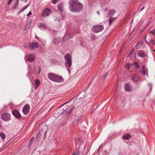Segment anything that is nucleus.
I'll list each match as a JSON object with an SVG mask.
<instances>
[{"mask_svg":"<svg viewBox=\"0 0 155 155\" xmlns=\"http://www.w3.org/2000/svg\"><path fill=\"white\" fill-rule=\"evenodd\" d=\"M83 5L78 0H70L69 2V9L73 12H79L83 9Z\"/></svg>","mask_w":155,"mask_h":155,"instance_id":"1","label":"nucleus"},{"mask_svg":"<svg viewBox=\"0 0 155 155\" xmlns=\"http://www.w3.org/2000/svg\"><path fill=\"white\" fill-rule=\"evenodd\" d=\"M65 61L64 65L67 68L69 72L70 73V69L72 65V59L71 55L70 54H66L64 57Z\"/></svg>","mask_w":155,"mask_h":155,"instance_id":"2","label":"nucleus"},{"mask_svg":"<svg viewBox=\"0 0 155 155\" xmlns=\"http://www.w3.org/2000/svg\"><path fill=\"white\" fill-rule=\"evenodd\" d=\"M74 105L70 106H67V108L64 111L61 113L60 115L62 116L63 115L67 116L70 114L72 112L73 109L74 107Z\"/></svg>","mask_w":155,"mask_h":155,"instance_id":"3","label":"nucleus"},{"mask_svg":"<svg viewBox=\"0 0 155 155\" xmlns=\"http://www.w3.org/2000/svg\"><path fill=\"white\" fill-rule=\"evenodd\" d=\"M104 29V27L103 25H95L92 28V31L95 33H98Z\"/></svg>","mask_w":155,"mask_h":155,"instance_id":"4","label":"nucleus"},{"mask_svg":"<svg viewBox=\"0 0 155 155\" xmlns=\"http://www.w3.org/2000/svg\"><path fill=\"white\" fill-rule=\"evenodd\" d=\"M1 118L3 120L6 121H9L11 119V115L8 113H4L1 115Z\"/></svg>","mask_w":155,"mask_h":155,"instance_id":"5","label":"nucleus"},{"mask_svg":"<svg viewBox=\"0 0 155 155\" xmlns=\"http://www.w3.org/2000/svg\"><path fill=\"white\" fill-rule=\"evenodd\" d=\"M30 110V106L28 104H26L23 107L22 111L25 115L27 114L29 112Z\"/></svg>","mask_w":155,"mask_h":155,"instance_id":"6","label":"nucleus"},{"mask_svg":"<svg viewBox=\"0 0 155 155\" xmlns=\"http://www.w3.org/2000/svg\"><path fill=\"white\" fill-rule=\"evenodd\" d=\"M51 13V10L48 8H46L42 13V15L43 16H48Z\"/></svg>","mask_w":155,"mask_h":155,"instance_id":"7","label":"nucleus"},{"mask_svg":"<svg viewBox=\"0 0 155 155\" xmlns=\"http://www.w3.org/2000/svg\"><path fill=\"white\" fill-rule=\"evenodd\" d=\"M64 81V79L61 76H59L56 74L54 81L58 83H61Z\"/></svg>","mask_w":155,"mask_h":155,"instance_id":"8","label":"nucleus"},{"mask_svg":"<svg viewBox=\"0 0 155 155\" xmlns=\"http://www.w3.org/2000/svg\"><path fill=\"white\" fill-rule=\"evenodd\" d=\"M116 12V11L114 9H111L108 12V15L110 16L109 19H115L116 17L113 18L112 17V16Z\"/></svg>","mask_w":155,"mask_h":155,"instance_id":"9","label":"nucleus"},{"mask_svg":"<svg viewBox=\"0 0 155 155\" xmlns=\"http://www.w3.org/2000/svg\"><path fill=\"white\" fill-rule=\"evenodd\" d=\"M140 72L143 75H147L148 71L147 68L145 65H143L142 67V69L140 70Z\"/></svg>","mask_w":155,"mask_h":155,"instance_id":"10","label":"nucleus"},{"mask_svg":"<svg viewBox=\"0 0 155 155\" xmlns=\"http://www.w3.org/2000/svg\"><path fill=\"white\" fill-rule=\"evenodd\" d=\"M56 74L52 73H49L48 75V78L51 80L54 81Z\"/></svg>","mask_w":155,"mask_h":155,"instance_id":"11","label":"nucleus"},{"mask_svg":"<svg viewBox=\"0 0 155 155\" xmlns=\"http://www.w3.org/2000/svg\"><path fill=\"white\" fill-rule=\"evenodd\" d=\"M124 88L126 91L128 92L131 91L132 89L130 84H124Z\"/></svg>","mask_w":155,"mask_h":155,"instance_id":"12","label":"nucleus"},{"mask_svg":"<svg viewBox=\"0 0 155 155\" xmlns=\"http://www.w3.org/2000/svg\"><path fill=\"white\" fill-rule=\"evenodd\" d=\"M12 114L17 118H20L21 117V115L18 111L16 110H14L12 112Z\"/></svg>","mask_w":155,"mask_h":155,"instance_id":"13","label":"nucleus"},{"mask_svg":"<svg viewBox=\"0 0 155 155\" xmlns=\"http://www.w3.org/2000/svg\"><path fill=\"white\" fill-rule=\"evenodd\" d=\"M28 61L33 62L35 59V56L34 54H31L28 55Z\"/></svg>","mask_w":155,"mask_h":155,"instance_id":"14","label":"nucleus"},{"mask_svg":"<svg viewBox=\"0 0 155 155\" xmlns=\"http://www.w3.org/2000/svg\"><path fill=\"white\" fill-rule=\"evenodd\" d=\"M62 40L61 38H56L53 40L52 42L54 44H58Z\"/></svg>","mask_w":155,"mask_h":155,"instance_id":"15","label":"nucleus"},{"mask_svg":"<svg viewBox=\"0 0 155 155\" xmlns=\"http://www.w3.org/2000/svg\"><path fill=\"white\" fill-rule=\"evenodd\" d=\"M138 54L139 56L142 58H145L147 56V54L145 53L143 51H140L139 52Z\"/></svg>","mask_w":155,"mask_h":155,"instance_id":"16","label":"nucleus"},{"mask_svg":"<svg viewBox=\"0 0 155 155\" xmlns=\"http://www.w3.org/2000/svg\"><path fill=\"white\" fill-rule=\"evenodd\" d=\"M30 46L32 49L33 48H38L39 47V45L38 42H34L30 44Z\"/></svg>","mask_w":155,"mask_h":155,"instance_id":"17","label":"nucleus"},{"mask_svg":"<svg viewBox=\"0 0 155 155\" xmlns=\"http://www.w3.org/2000/svg\"><path fill=\"white\" fill-rule=\"evenodd\" d=\"M58 10L60 12H62L63 11V5L62 3H60L58 5Z\"/></svg>","mask_w":155,"mask_h":155,"instance_id":"18","label":"nucleus"},{"mask_svg":"<svg viewBox=\"0 0 155 155\" xmlns=\"http://www.w3.org/2000/svg\"><path fill=\"white\" fill-rule=\"evenodd\" d=\"M38 27L41 29L46 28L45 25L43 23H39L38 24Z\"/></svg>","mask_w":155,"mask_h":155,"instance_id":"19","label":"nucleus"},{"mask_svg":"<svg viewBox=\"0 0 155 155\" xmlns=\"http://www.w3.org/2000/svg\"><path fill=\"white\" fill-rule=\"evenodd\" d=\"M145 41H146L147 43H149L150 44H151L152 45H153L155 44V41L152 40L151 39H148V41H147L146 39H145Z\"/></svg>","mask_w":155,"mask_h":155,"instance_id":"20","label":"nucleus"},{"mask_svg":"<svg viewBox=\"0 0 155 155\" xmlns=\"http://www.w3.org/2000/svg\"><path fill=\"white\" fill-rule=\"evenodd\" d=\"M132 79L134 82H137L139 80V77L138 76L134 75Z\"/></svg>","mask_w":155,"mask_h":155,"instance_id":"21","label":"nucleus"},{"mask_svg":"<svg viewBox=\"0 0 155 155\" xmlns=\"http://www.w3.org/2000/svg\"><path fill=\"white\" fill-rule=\"evenodd\" d=\"M122 137L126 140H129V138L130 137V135L129 134H125Z\"/></svg>","mask_w":155,"mask_h":155,"instance_id":"22","label":"nucleus"},{"mask_svg":"<svg viewBox=\"0 0 155 155\" xmlns=\"http://www.w3.org/2000/svg\"><path fill=\"white\" fill-rule=\"evenodd\" d=\"M30 27L31 26L27 24V25H26L25 28L24 30V31H25V33H26L28 29L30 28Z\"/></svg>","mask_w":155,"mask_h":155,"instance_id":"23","label":"nucleus"},{"mask_svg":"<svg viewBox=\"0 0 155 155\" xmlns=\"http://www.w3.org/2000/svg\"><path fill=\"white\" fill-rule=\"evenodd\" d=\"M142 42H140L137 43L135 47L137 49L139 48L142 45Z\"/></svg>","mask_w":155,"mask_h":155,"instance_id":"24","label":"nucleus"},{"mask_svg":"<svg viewBox=\"0 0 155 155\" xmlns=\"http://www.w3.org/2000/svg\"><path fill=\"white\" fill-rule=\"evenodd\" d=\"M0 136L2 139H5V135L3 132L0 133Z\"/></svg>","mask_w":155,"mask_h":155,"instance_id":"25","label":"nucleus"},{"mask_svg":"<svg viewBox=\"0 0 155 155\" xmlns=\"http://www.w3.org/2000/svg\"><path fill=\"white\" fill-rule=\"evenodd\" d=\"M10 143H9V142H8L7 143L5 144L4 146L2 147V148H0V149L1 150H3L4 148L7 147L8 145Z\"/></svg>","mask_w":155,"mask_h":155,"instance_id":"26","label":"nucleus"},{"mask_svg":"<svg viewBox=\"0 0 155 155\" xmlns=\"http://www.w3.org/2000/svg\"><path fill=\"white\" fill-rule=\"evenodd\" d=\"M134 65L136 68H140V66L138 63L137 62H134Z\"/></svg>","mask_w":155,"mask_h":155,"instance_id":"27","label":"nucleus"},{"mask_svg":"<svg viewBox=\"0 0 155 155\" xmlns=\"http://www.w3.org/2000/svg\"><path fill=\"white\" fill-rule=\"evenodd\" d=\"M43 130L42 129H41L40 130L38 134L37 135V138L41 136V133L43 132Z\"/></svg>","mask_w":155,"mask_h":155,"instance_id":"28","label":"nucleus"},{"mask_svg":"<svg viewBox=\"0 0 155 155\" xmlns=\"http://www.w3.org/2000/svg\"><path fill=\"white\" fill-rule=\"evenodd\" d=\"M72 155H79V150L76 149V151L73 153Z\"/></svg>","mask_w":155,"mask_h":155,"instance_id":"29","label":"nucleus"},{"mask_svg":"<svg viewBox=\"0 0 155 155\" xmlns=\"http://www.w3.org/2000/svg\"><path fill=\"white\" fill-rule=\"evenodd\" d=\"M19 2V0H17L16 1V3H15L14 5L13 6V8H15L16 7H17L18 5V3Z\"/></svg>","mask_w":155,"mask_h":155,"instance_id":"30","label":"nucleus"},{"mask_svg":"<svg viewBox=\"0 0 155 155\" xmlns=\"http://www.w3.org/2000/svg\"><path fill=\"white\" fill-rule=\"evenodd\" d=\"M29 6V5H27L24 8H22L19 11V13H21V12H23V11H24L25 9Z\"/></svg>","mask_w":155,"mask_h":155,"instance_id":"31","label":"nucleus"},{"mask_svg":"<svg viewBox=\"0 0 155 155\" xmlns=\"http://www.w3.org/2000/svg\"><path fill=\"white\" fill-rule=\"evenodd\" d=\"M150 33L153 35H154L155 34V28L152 30L150 31Z\"/></svg>","mask_w":155,"mask_h":155,"instance_id":"32","label":"nucleus"},{"mask_svg":"<svg viewBox=\"0 0 155 155\" xmlns=\"http://www.w3.org/2000/svg\"><path fill=\"white\" fill-rule=\"evenodd\" d=\"M40 84V81L38 79H36L35 81V85H39Z\"/></svg>","mask_w":155,"mask_h":155,"instance_id":"33","label":"nucleus"},{"mask_svg":"<svg viewBox=\"0 0 155 155\" xmlns=\"http://www.w3.org/2000/svg\"><path fill=\"white\" fill-rule=\"evenodd\" d=\"M91 39L92 40H94L95 39L96 37L94 35H92L91 36Z\"/></svg>","mask_w":155,"mask_h":155,"instance_id":"34","label":"nucleus"},{"mask_svg":"<svg viewBox=\"0 0 155 155\" xmlns=\"http://www.w3.org/2000/svg\"><path fill=\"white\" fill-rule=\"evenodd\" d=\"M82 117V116H80V117H77L74 120V122H75V121H79V119Z\"/></svg>","mask_w":155,"mask_h":155,"instance_id":"35","label":"nucleus"},{"mask_svg":"<svg viewBox=\"0 0 155 155\" xmlns=\"http://www.w3.org/2000/svg\"><path fill=\"white\" fill-rule=\"evenodd\" d=\"M125 66L126 68L128 69L130 68V64L128 63H127L125 64Z\"/></svg>","mask_w":155,"mask_h":155,"instance_id":"36","label":"nucleus"},{"mask_svg":"<svg viewBox=\"0 0 155 155\" xmlns=\"http://www.w3.org/2000/svg\"><path fill=\"white\" fill-rule=\"evenodd\" d=\"M134 51V50L133 49H132L131 51H130V52L129 53V54H128V55L127 56V57H128V56L131 55L133 52Z\"/></svg>","mask_w":155,"mask_h":155,"instance_id":"37","label":"nucleus"},{"mask_svg":"<svg viewBox=\"0 0 155 155\" xmlns=\"http://www.w3.org/2000/svg\"><path fill=\"white\" fill-rule=\"evenodd\" d=\"M59 0H52V3L53 4H56Z\"/></svg>","mask_w":155,"mask_h":155,"instance_id":"38","label":"nucleus"},{"mask_svg":"<svg viewBox=\"0 0 155 155\" xmlns=\"http://www.w3.org/2000/svg\"><path fill=\"white\" fill-rule=\"evenodd\" d=\"M10 26L12 28H13L15 27V26L14 24L12 23L10 25Z\"/></svg>","mask_w":155,"mask_h":155,"instance_id":"39","label":"nucleus"},{"mask_svg":"<svg viewBox=\"0 0 155 155\" xmlns=\"http://www.w3.org/2000/svg\"><path fill=\"white\" fill-rule=\"evenodd\" d=\"M148 86L150 87V91H151V90L152 89V84L150 83H149L148 84Z\"/></svg>","mask_w":155,"mask_h":155,"instance_id":"40","label":"nucleus"},{"mask_svg":"<svg viewBox=\"0 0 155 155\" xmlns=\"http://www.w3.org/2000/svg\"><path fill=\"white\" fill-rule=\"evenodd\" d=\"M31 23H32V21L31 20H30L28 21L27 24L28 25H30L31 26Z\"/></svg>","mask_w":155,"mask_h":155,"instance_id":"41","label":"nucleus"},{"mask_svg":"<svg viewBox=\"0 0 155 155\" xmlns=\"http://www.w3.org/2000/svg\"><path fill=\"white\" fill-rule=\"evenodd\" d=\"M135 56H136V54H134V56L131 57V58L133 60L135 58Z\"/></svg>","mask_w":155,"mask_h":155,"instance_id":"42","label":"nucleus"},{"mask_svg":"<svg viewBox=\"0 0 155 155\" xmlns=\"http://www.w3.org/2000/svg\"><path fill=\"white\" fill-rule=\"evenodd\" d=\"M113 20H109V25H111V24L112 23L113 21Z\"/></svg>","mask_w":155,"mask_h":155,"instance_id":"43","label":"nucleus"},{"mask_svg":"<svg viewBox=\"0 0 155 155\" xmlns=\"http://www.w3.org/2000/svg\"><path fill=\"white\" fill-rule=\"evenodd\" d=\"M90 84H89V85L87 87H85L84 89H85V90H84V91H85L88 88V87L89 86Z\"/></svg>","mask_w":155,"mask_h":155,"instance_id":"44","label":"nucleus"},{"mask_svg":"<svg viewBox=\"0 0 155 155\" xmlns=\"http://www.w3.org/2000/svg\"><path fill=\"white\" fill-rule=\"evenodd\" d=\"M12 0H9L8 2V5H9L12 2Z\"/></svg>","mask_w":155,"mask_h":155,"instance_id":"45","label":"nucleus"},{"mask_svg":"<svg viewBox=\"0 0 155 155\" xmlns=\"http://www.w3.org/2000/svg\"><path fill=\"white\" fill-rule=\"evenodd\" d=\"M108 72H107L106 73H105V75L104 76V79L106 78V76H107V74H108Z\"/></svg>","mask_w":155,"mask_h":155,"instance_id":"46","label":"nucleus"},{"mask_svg":"<svg viewBox=\"0 0 155 155\" xmlns=\"http://www.w3.org/2000/svg\"><path fill=\"white\" fill-rule=\"evenodd\" d=\"M69 37V35H65L64 37V38H65L67 37Z\"/></svg>","mask_w":155,"mask_h":155,"instance_id":"47","label":"nucleus"},{"mask_svg":"<svg viewBox=\"0 0 155 155\" xmlns=\"http://www.w3.org/2000/svg\"><path fill=\"white\" fill-rule=\"evenodd\" d=\"M31 14L32 12H31L30 11L27 14V15L28 16L29 15H30Z\"/></svg>","mask_w":155,"mask_h":155,"instance_id":"48","label":"nucleus"},{"mask_svg":"<svg viewBox=\"0 0 155 155\" xmlns=\"http://www.w3.org/2000/svg\"><path fill=\"white\" fill-rule=\"evenodd\" d=\"M22 2H27L28 0H21Z\"/></svg>","mask_w":155,"mask_h":155,"instance_id":"49","label":"nucleus"},{"mask_svg":"<svg viewBox=\"0 0 155 155\" xmlns=\"http://www.w3.org/2000/svg\"><path fill=\"white\" fill-rule=\"evenodd\" d=\"M46 132H47V131H46L45 132V134H44V138H46Z\"/></svg>","mask_w":155,"mask_h":155,"instance_id":"50","label":"nucleus"},{"mask_svg":"<svg viewBox=\"0 0 155 155\" xmlns=\"http://www.w3.org/2000/svg\"><path fill=\"white\" fill-rule=\"evenodd\" d=\"M41 68L40 67H39V72H38V74L39 73V72H40L41 71Z\"/></svg>","mask_w":155,"mask_h":155,"instance_id":"51","label":"nucleus"},{"mask_svg":"<svg viewBox=\"0 0 155 155\" xmlns=\"http://www.w3.org/2000/svg\"><path fill=\"white\" fill-rule=\"evenodd\" d=\"M78 100H77V101L75 102L74 104H76L77 103H78Z\"/></svg>","mask_w":155,"mask_h":155,"instance_id":"52","label":"nucleus"},{"mask_svg":"<svg viewBox=\"0 0 155 155\" xmlns=\"http://www.w3.org/2000/svg\"><path fill=\"white\" fill-rule=\"evenodd\" d=\"M38 86H39V85H35V88L36 89H37L38 87Z\"/></svg>","mask_w":155,"mask_h":155,"instance_id":"53","label":"nucleus"},{"mask_svg":"<svg viewBox=\"0 0 155 155\" xmlns=\"http://www.w3.org/2000/svg\"><path fill=\"white\" fill-rule=\"evenodd\" d=\"M144 7H143L140 10V11H142L143 10L144 8Z\"/></svg>","mask_w":155,"mask_h":155,"instance_id":"54","label":"nucleus"},{"mask_svg":"<svg viewBox=\"0 0 155 155\" xmlns=\"http://www.w3.org/2000/svg\"><path fill=\"white\" fill-rule=\"evenodd\" d=\"M101 145L99 146V148L98 149V151H99V150H100V148H101Z\"/></svg>","mask_w":155,"mask_h":155,"instance_id":"55","label":"nucleus"},{"mask_svg":"<svg viewBox=\"0 0 155 155\" xmlns=\"http://www.w3.org/2000/svg\"><path fill=\"white\" fill-rule=\"evenodd\" d=\"M97 14L99 15V13H100L99 12V11H97Z\"/></svg>","mask_w":155,"mask_h":155,"instance_id":"56","label":"nucleus"},{"mask_svg":"<svg viewBox=\"0 0 155 155\" xmlns=\"http://www.w3.org/2000/svg\"><path fill=\"white\" fill-rule=\"evenodd\" d=\"M69 102V101H68V102ZM68 102H66V103H64V104H62V105L61 106V107L62 106H63L64 105V104H65L68 103Z\"/></svg>","mask_w":155,"mask_h":155,"instance_id":"57","label":"nucleus"},{"mask_svg":"<svg viewBox=\"0 0 155 155\" xmlns=\"http://www.w3.org/2000/svg\"><path fill=\"white\" fill-rule=\"evenodd\" d=\"M35 38H36V39H38V37H37V36H35Z\"/></svg>","mask_w":155,"mask_h":155,"instance_id":"58","label":"nucleus"},{"mask_svg":"<svg viewBox=\"0 0 155 155\" xmlns=\"http://www.w3.org/2000/svg\"><path fill=\"white\" fill-rule=\"evenodd\" d=\"M34 137H32V139L30 141H31L32 140H33V139Z\"/></svg>","mask_w":155,"mask_h":155,"instance_id":"59","label":"nucleus"},{"mask_svg":"<svg viewBox=\"0 0 155 155\" xmlns=\"http://www.w3.org/2000/svg\"><path fill=\"white\" fill-rule=\"evenodd\" d=\"M106 10V9H105L104 10V11H105Z\"/></svg>","mask_w":155,"mask_h":155,"instance_id":"60","label":"nucleus"},{"mask_svg":"<svg viewBox=\"0 0 155 155\" xmlns=\"http://www.w3.org/2000/svg\"><path fill=\"white\" fill-rule=\"evenodd\" d=\"M38 152H39V153H40V152L39 151H38Z\"/></svg>","mask_w":155,"mask_h":155,"instance_id":"61","label":"nucleus"},{"mask_svg":"<svg viewBox=\"0 0 155 155\" xmlns=\"http://www.w3.org/2000/svg\"><path fill=\"white\" fill-rule=\"evenodd\" d=\"M119 155H120L119 154Z\"/></svg>","mask_w":155,"mask_h":155,"instance_id":"62","label":"nucleus"}]
</instances>
